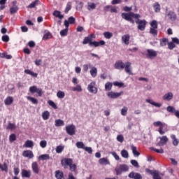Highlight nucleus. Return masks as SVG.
I'll use <instances>...</instances> for the list:
<instances>
[{"instance_id": "49530a36", "label": "nucleus", "mask_w": 179, "mask_h": 179, "mask_svg": "<svg viewBox=\"0 0 179 179\" xmlns=\"http://www.w3.org/2000/svg\"><path fill=\"white\" fill-rule=\"evenodd\" d=\"M145 171L147 173H148L149 174H150L151 176H152V177H155V174H158L159 173V171H152V170L148 169H145Z\"/></svg>"}, {"instance_id": "393cba45", "label": "nucleus", "mask_w": 179, "mask_h": 179, "mask_svg": "<svg viewBox=\"0 0 179 179\" xmlns=\"http://www.w3.org/2000/svg\"><path fill=\"white\" fill-rule=\"evenodd\" d=\"M13 103V97L12 96H8L5 100H4V103L6 106H10Z\"/></svg>"}, {"instance_id": "2eb2a0df", "label": "nucleus", "mask_w": 179, "mask_h": 179, "mask_svg": "<svg viewBox=\"0 0 179 179\" xmlns=\"http://www.w3.org/2000/svg\"><path fill=\"white\" fill-rule=\"evenodd\" d=\"M146 57L147 58H153L154 57H157V52L153 50V49H148Z\"/></svg>"}, {"instance_id": "dca6fc26", "label": "nucleus", "mask_w": 179, "mask_h": 179, "mask_svg": "<svg viewBox=\"0 0 179 179\" xmlns=\"http://www.w3.org/2000/svg\"><path fill=\"white\" fill-rule=\"evenodd\" d=\"M22 156L24 157H28V159H33L34 157V154L31 150H24L22 152Z\"/></svg>"}, {"instance_id": "c03bdc74", "label": "nucleus", "mask_w": 179, "mask_h": 179, "mask_svg": "<svg viewBox=\"0 0 179 179\" xmlns=\"http://www.w3.org/2000/svg\"><path fill=\"white\" fill-rule=\"evenodd\" d=\"M120 169L121 171H128L129 170V168L126 164L120 165Z\"/></svg>"}, {"instance_id": "f03ea898", "label": "nucleus", "mask_w": 179, "mask_h": 179, "mask_svg": "<svg viewBox=\"0 0 179 179\" xmlns=\"http://www.w3.org/2000/svg\"><path fill=\"white\" fill-rule=\"evenodd\" d=\"M61 164L64 169H68L69 167V170L71 173L76 171V164H73V159L71 158H64L62 159Z\"/></svg>"}, {"instance_id": "aec40b11", "label": "nucleus", "mask_w": 179, "mask_h": 179, "mask_svg": "<svg viewBox=\"0 0 179 179\" xmlns=\"http://www.w3.org/2000/svg\"><path fill=\"white\" fill-rule=\"evenodd\" d=\"M173 92H168L163 96V100H166V101H170V100H173Z\"/></svg>"}, {"instance_id": "69168bd1", "label": "nucleus", "mask_w": 179, "mask_h": 179, "mask_svg": "<svg viewBox=\"0 0 179 179\" xmlns=\"http://www.w3.org/2000/svg\"><path fill=\"white\" fill-rule=\"evenodd\" d=\"M117 142H120V143H122V142H124V136H122L121 134L117 135Z\"/></svg>"}, {"instance_id": "a19ab883", "label": "nucleus", "mask_w": 179, "mask_h": 179, "mask_svg": "<svg viewBox=\"0 0 179 179\" xmlns=\"http://www.w3.org/2000/svg\"><path fill=\"white\" fill-rule=\"evenodd\" d=\"M103 36H104L105 38L110 40V38H111V37H113V33H111L110 31H106L103 33Z\"/></svg>"}, {"instance_id": "7c9ffc66", "label": "nucleus", "mask_w": 179, "mask_h": 179, "mask_svg": "<svg viewBox=\"0 0 179 179\" xmlns=\"http://www.w3.org/2000/svg\"><path fill=\"white\" fill-rule=\"evenodd\" d=\"M111 89H113V83L110 82H107L105 84V90H106V92H110Z\"/></svg>"}, {"instance_id": "ea45409f", "label": "nucleus", "mask_w": 179, "mask_h": 179, "mask_svg": "<svg viewBox=\"0 0 179 179\" xmlns=\"http://www.w3.org/2000/svg\"><path fill=\"white\" fill-rule=\"evenodd\" d=\"M0 169L1 171H5V173H8V164L4 162L2 165H0Z\"/></svg>"}, {"instance_id": "9b49d317", "label": "nucleus", "mask_w": 179, "mask_h": 179, "mask_svg": "<svg viewBox=\"0 0 179 179\" xmlns=\"http://www.w3.org/2000/svg\"><path fill=\"white\" fill-rule=\"evenodd\" d=\"M31 169H32V171H33V173H34V174H39L40 167L38 166V164L37 163V162H32Z\"/></svg>"}, {"instance_id": "0eeeda50", "label": "nucleus", "mask_w": 179, "mask_h": 179, "mask_svg": "<svg viewBox=\"0 0 179 179\" xmlns=\"http://www.w3.org/2000/svg\"><path fill=\"white\" fill-rule=\"evenodd\" d=\"M154 127H159L158 129V132H159L160 135H164L166 131H163L164 127H166V124L162 123L160 121L155 122L153 123Z\"/></svg>"}, {"instance_id": "4468645a", "label": "nucleus", "mask_w": 179, "mask_h": 179, "mask_svg": "<svg viewBox=\"0 0 179 179\" xmlns=\"http://www.w3.org/2000/svg\"><path fill=\"white\" fill-rule=\"evenodd\" d=\"M131 17H134V19H139V17H141V15L135 14L134 12H129L127 14V18H126V20L127 22H129L131 20Z\"/></svg>"}, {"instance_id": "20e7f679", "label": "nucleus", "mask_w": 179, "mask_h": 179, "mask_svg": "<svg viewBox=\"0 0 179 179\" xmlns=\"http://www.w3.org/2000/svg\"><path fill=\"white\" fill-rule=\"evenodd\" d=\"M165 19L171 22H176L177 20V13L174 10H169V8L166 7L165 10Z\"/></svg>"}, {"instance_id": "79ce46f5", "label": "nucleus", "mask_w": 179, "mask_h": 179, "mask_svg": "<svg viewBox=\"0 0 179 179\" xmlns=\"http://www.w3.org/2000/svg\"><path fill=\"white\" fill-rule=\"evenodd\" d=\"M6 1L8 0H0V10H3V9L6 8V6H5V4L6 3Z\"/></svg>"}, {"instance_id": "1a4fd4ad", "label": "nucleus", "mask_w": 179, "mask_h": 179, "mask_svg": "<svg viewBox=\"0 0 179 179\" xmlns=\"http://www.w3.org/2000/svg\"><path fill=\"white\" fill-rule=\"evenodd\" d=\"M75 129H76V128L73 124L66 127V132L68 134V135H70L71 136L75 135Z\"/></svg>"}, {"instance_id": "37998d69", "label": "nucleus", "mask_w": 179, "mask_h": 179, "mask_svg": "<svg viewBox=\"0 0 179 179\" xmlns=\"http://www.w3.org/2000/svg\"><path fill=\"white\" fill-rule=\"evenodd\" d=\"M42 117L45 120H48V118H50V112H48L47 110L43 112L42 114Z\"/></svg>"}, {"instance_id": "2f4dec72", "label": "nucleus", "mask_w": 179, "mask_h": 179, "mask_svg": "<svg viewBox=\"0 0 179 179\" xmlns=\"http://www.w3.org/2000/svg\"><path fill=\"white\" fill-rule=\"evenodd\" d=\"M24 146L25 148H33V146H34V143L33 141H30V140H27L25 142Z\"/></svg>"}, {"instance_id": "5fc2aeb1", "label": "nucleus", "mask_w": 179, "mask_h": 179, "mask_svg": "<svg viewBox=\"0 0 179 179\" xmlns=\"http://www.w3.org/2000/svg\"><path fill=\"white\" fill-rule=\"evenodd\" d=\"M150 34H152V36H157V29L156 28H150Z\"/></svg>"}, {"instance_id": "423d86ee", "label": "nucleus", "mask_w": 179, "mask_h": 179, "mask_svg": "<svg viewBox=\"0 0 179 179\" xmlns=\"http://www.w3.org/2000/svg\"><path fill=\"white\" fill-rule=\"evenodd\" d=\"M137 19L138 20L136 21V24H138L137 27L138 30L143 31V30L146 29V24H148V22H146L145 20H139V18Z\"/></svg>"}, {"instance_id": "4c0bfd02", "label": "nucleus", "mask_w": 179, "mask_h": 179, "mask_svg": "<svg viewBox=\"0 0 179 179\" xmlns=\"http://www.w3.org/2000/svg\"><path fill=\"white\" fill-rule=\"evenodd\" d=\"M166 110L168 113H171L172 114H176V112L177 110H176V108L174 106H169L166 108Z\"/></svg>"}, {"instance_id": "c756f323", "label": "nucleus", "mask_w": 179, "mask_h": 179, "mask_svg": "<svg viewBox=\"0 0 179 179\" xmlns=\"http://www.w3.org/2000/svg\"><path fill=\"white\" fill-rule=\"evenodd\" d=\"M55 127H64V125H65V123L64 122V120H61V119H58L55 120Z\"/></svg>"}, {"instance_id": "0e129e2a", "label": "nucleus", "mask_w": 179, "mask_h": 179, "mask_svg": "<svg viewBox=\"0 0 179 179\" xmlns=\"http://www.w3.org/2000/svg\"><path fill=\"white\" fill-rule=\"evenodd\" d=\"M73 92H82V87L78 85L76 87L73 88Z\"/></svg>"}, {"instance_id": "c85d7f7f", "label": "nucleus", "mask_w": 179, "mask_h": 179, "mask_svg": "<svg viewBox=\"0 0 179 179\" xmlns=\"http://www.w3.org/2000/svg\"><path fill=\"white\" fill-rule=\"evenodd\" d=\"M129 38L130 36L128 34H125L122 37V41L124 43V44H127V45L129 44Z\"/></svg>"}, {"instance_id": "3c124183", "label": "nucleus", "mask_w": 179, "mask_h": 179, "mask_svg": "<svg viewBox=\"0 0 179 179\" xmlns=\"http://www.w3.org/2000/svg\"><path fill=\"white\" fill-rule=\"evenodd\" d=\"M48 104H49V106H50V107H52V108H54L55 110H57V108H58V106H57V104H55V102L51 100H49L48 101Z\"/></svg>"}, {"instance_id": "338daca9", "label": "nucleus", "mask_w": 179, "mask_h": 179, "mask_svg": "<svg viewBox=\"0 0 179 179\" xmlns=\"http://www.w3.org/2000/svg\"><path fill=\"white\" fill-rule=\"evenodd\" d=\"M15 176H19V173H20V169L19 167L15 166L13 169Z\"/></svg>"}, {"instance_id": "052dcab7", "label": "nucleus", "mask_w": 179, "mask_h": 179, "mask_svg": "<svg viewBox=\"0 0 179 179\" xmlns=\"http://www.w3.org/2000/svg\"><path fill=\"white\" fill-rule=\"evenodd\" d=\"M168 48L169 50H174V48H176V44H174L173 42L168 43Z\"/></svg>"}, {"instance_id": "774afa93", "label": "nucleus", "mask_w": 179, "mask_h": 179, "mask_svg": "<svg viewBox=\"0 0 179 179\" xmlns=\"http://www.w3.org/2000/svg\"><path fill=\"white\" fill-rule=\"evenodd\" d=\"M15 128H16V125L13 123H9L7 127V129H15Z\"/></svg>"}, {"instance_id": "f3484780", "label": "nucleus", "mask_w": 179, "mask_h": 179, "mask_svg": "<svg viewBox=\"0 0 179 179\" xmlns=\"http://www.w3.org/2000/svg\"><path fill=\"white\" fill-rule=\"evenodd\" d=\"M21 176L22 178H30L31 177V172L30 170L27 171L26 169H22L21 172Z\"/></svg>"}, {"instance_id": "864d4df0", "label": "nucleus", "mask_w": 179, "mask_h": 179, "mask_svg": "<svg viewBox=\"0 0 179 179\" xmlns=\"http://www.w3.org/2000/svg\"><path fill=\"white\" fill-rule=\"evenodd\" d=\"M153 6H154L155 12H156L157 13L160 12L161 8H160V4H159V3H156Z\"/></svg>"}, {"instance_id": "6e6d98bb", "label": "nucleus", "mask_w": 179, "mask_h": 179, "mask_svg": "<svg viewBox=\"0 0 179 179\" xmlns=\"http://www.w3.org/2000/svg\"><path fill=\"white\" fill-rule=\"evenodd\" d=\"M60 36H62V37H65V36H68V28L66 27V29H63L60 31Z\"/></svg>"}, {"instance_id": "e2e57ef3", "label": "nucleus", "mask_w": 179, "mask_h": 179, "mask_svg": "<svg viewBox=\"0 0 179 179\" xmlns=\"http://www.w3.org/2000/svg\"><path fill=\"white\" fill-rule=\"evenodd\" d=\"M40 146L41 148H42L43 149H44V148L47 147V141L45 140H43L40 142Z\"/></svg>"}, {"instance_id": "680f3d73", "label": "nucleus", "mask_w": 179, "mask_h": 179, "mask_svg": "<svg viewBox=\"0 0 179 179\" xmlns=\"http://www.w3.org/2000/svg\"><path fill=\"white\" fill-rule=\"evenodd\" d=\"M64 150V146L59 145L56 148V152L57 153H62V151Z\"/></svg>"}, {"instance_id": "6ab92c4d", "label": "nucleus", "mask_w": 179, "mask_h": 179, "mask_svg": "<svg viewBox=\"0 0 179 179\" xmlns=\"http://www.w3.org/2000/svg\"><path fill=\"white\" fill-rule=\"evenodd\" d=\"M129 178H134V179H142V176L140 173H135V172H131L129 174Z\"/></svg>"}, {"instance_id": "f257e3e1", "label": "nucleus", "mask_w": 179, "mask_h": 179, "mask_svg": "<svg viewBox=\"0 0 179 179\" xmlns=\"http://www.w3.org/2000/svg\"><path fill=\"white\" fill-rule=\"evenodd\" d=\"M115 69H119L122 71L124 69V72L128 73V75H134L132 73V63L130 62H126L125 63L122 62V60H117L114 65Z\"/></svg>"}, {"instance_id": "cd10ccee", "label": "nucleus", "mask_w": 179, "mask_h": 179, "mask_svg": "<svg viewBox=\"0 0 179 179\" xmlns=\"http://www.w3.org/2000/svg\"><path fill=\"white\" fill-rule=\"evenodd\" d=\"M146 103H149L150 104H152V106H155V107H161L162 103H156L153 101L152 99H146L145 100Z\"/></svg>"}, {"instance_id": "09e8293b", "label": "nucleus", "mask_w": 179, "mask_h": 179, "mask_svg": "<svg viewBox=\"0 0 179 179\" xmlns=\"http://www.w3.org/2000/svg\"><path fill=\"white\" fill-rule=\"evenodd\" d=\"M150 26H151L150 29H157V27H158L157 21L152 20L150 22Z\"/></svg>"}, {"instance_id": "b1692460", "label": "nucleus", "mask_w": 179, "mask_h": 179, "mask_svg": "<svg viewBox=\"0 0 179 179\" xmlns=\"http://www.w3.org/2000/svg\"><path fill=\"white\" fill-rule=\"evenodd\" d=\"M171 138L172 139V143H173V146H178L179 141L177 138V137L176 136V135L175 134L171 135Z\"/></svg>"}, {"instance_id": "412c9836", "label": "nucleus", "mask_w": 179, "mask_h": 179, "mask_svg": "<svg viewBox=\"0 0 179 179\" xmlns=\"http://www.w3.org/2000/svg\"><path fill=\"white\" fill-rule=\"evenodd\" d=\"M131 148L132 150V153L135 157H138V156H141V152L138 151V148L134 145H131Z\"/></svg>"}, {"instance_id": "de8ad7c7", "label": "nucleus", "mask_w": 179, "mask_h": 179, "mask_svg": "<svg viewBox=\"0 0 179 179\" xmlns=\"http://www.w3.org/2000/svg\"><path fill=\"white\" fill-rule=\"evenodd\" d=\"M72 9V3L71 2L67 3L66 8H65V13H68Z\"/></svg>"}, {"instance_id": "bb28decb", "label": "nucleus", "mask_w": 179, "mask_h": 179, "mask_svg": "<svg viewBox=\"0 0 179 179\" xmlns=\"http://www.w3.org/2000/svg\"><path fill=\"white\" fill-rule=\"evenodd\" d=\"M24 73H26L27 75H31V76H33V78H37L38 76V74L36 73L33 72L30 69H25Z\"/></svg>"}, {"instance_id": "e433bc0d", "label": "nucleus", "mask_w": 179, "mask_h": 179, "mask_svg": "<svg viewBox=\"0 0 179 179\" xmlns=\"http://www.w3.org/2000/svg\"><path fill=\"white\" fill-rule=\"evenodd\" d=\"M1 58H6V59H12V55H7L6 52L0 53Z\"/></svg>"}, {"instance_id": "13d9d810", "label": "nucleus", "mask_w": 179, "mask_h": 179, "mask_svg": "<svg viewBox=\"0 0 179 179\" xmlns=\"http://www.w3.org/2000/svg\"><path fill=\"white\" fill-rule=\"evenodd\" d=\"M127 113H128V108L127 106H124L123 108L121 110V115H127Z\"/></svg>"}, {"instance_id": "8fccbe9b", "label": "nucleus", "mask_w": 179, "mask_h": 179, "mask_svg": "<svg viewBox=\"0 0 179 179\" xmlns=\"http://www.w3.org/2000/svg\"><path fill=\"white\" fill-rule=\"evenodd\" d=\"M76 147L78 149H85V144L82 141H78L76 143Z\"/></svg>"}, {"instance_id": "a211bd4d", "label": "nucleus", "mask_w": 179, "mask_h": 179, "mask_svg": "<svg viewBox=\"0 0 179 179\" xmlns=\"http://www.w3.org/2000/svg\"><path fill=\"white\" fill-rule=\"evenodd\" d=\"M17 10H19V8L16 6V1H13V7L10 8V13L15 15Z\"/></svg>"}, {"instance_id": "39448f33", "label": "nucleus", "mask_w": 179, "mask_h": 179, "mask_svg": "<svg viewBox=\"0 0 179 179\" xmlns=\"http://www.w3.org/2000/svg\"><path fill=\"white\" fill-rule=\"evenodd\" d=\"M87 90L90 93H92L93 94H97L99 89L96 87V82L93 81L90 83L87 86Z\"/></svg>"}, {"instance_id": "a878e982", "label": "nucleus", "mask_w": 179, "mask_h": 179, "mask_svg": "<svg viewBox=\"0 0 179 179\" xmlns=\"http://www.w3.org/2000/svg\"><path fill=\"white\" fill-rule=\"evenodd\" d=\"M38 3H40V0H35L34 1L31 2L27 6V8H29V9H33V8H36V6H37V5H38Z\"/></svg>"}, {"instance_id": "7ed1b4c3", "label": "nucleus", "mask_w": 179, "mask_h": 179, "mask_svg": "<svg viewBox=\"0 0 179 179\" xmlns=\"http://www.w3.org/2000/svg\"><path fill=\"white\" fill-rule=\"evenodd\" d=\"M83 45L89 44L90 47H100V45H104L106 42L104 41H92L89 36L85 37L83 41Z\"/></svg>"}, {"instance_id": "f8f14e48", "label": "nucleus", "mask_w": 179, "mask_h": 179, "mask_svg": "<svg viewBox=\"0 0 179 179\" xmlns=\"http://www.w3.org/2000/svg\"><path fill=\"white\" fill-rule=\"evenodd\" d=\"M159 139L160 142L157 144V146H164V145H166L167 142H169V138H167V136H163L162 137H160Z\"/></svg>"}, {"instance_id": "ddd939ff", "label": "nucleus", "mask_w": 179, "mask_h": 179, "mask_svg": "<svg viewBox=\"0 0 179 179\" xmlns=\"http://www.w3.org/2000/svg\"><path fill=\"white\" fill-rule=\"evenodd\" d=\"M76 19L73 17H69L68 20H64V26L65 27H69V24H75Z\"/></svg>"}, {"instance_id": "9d476101", "label": "nucleus", "mask_w": 179, "mask_h": 179, "mask_svg": "<svg viewBox=\"0 0 179 179\" xmlns=\"http://www.w3.org/2000/svg\"><path fill=\"white\" fill-rule=\"evenodd\" d=\"M122 94H124V92H114L111 91L107 94V96L110 97V99H118Z\"/></svg>"}, {"instance_id": "603ef678", "label": "nucleus", "mask_w": 179, "mask_h": 179, "mask_svg": "<svg viewBox=\"0 0 179 179\" xmlns=\"http://www.w3.org/2000/svg\"><path fill=\"white\" fill-rule=\"evenodd\" d=\"M57 96L58 97V99H64V97H65V92L62 91H59L57 93Z\"/></svg>"}, {"instance_id": "58836bf2", "label": "nucleus", "mask_w": 179, "mask_h": 179, "mask_svg": "<svg viewBox=\"0 0 179 179\" xmlns=\"http://www.w3.org/2000/svg\"><path fill=\"white\" fill-rule=\"evenodd\" d=\"M27 99L32 103V104H38V101L34 97L27 96Z\"/></svg>"}, {"instance_id": "a18cd8bd", "label": "nucleus", "mask_w": 179, "mask_h": 179, "mask_svg": "<svg viewBox=\"0 0 179 179\" xmlns=\"http://www.w3.org/2000/svg\"><path fill=\"white\" fill-rule=\"evenodd\" d=\"M121 155L122 157H124V159H128L129 155L128 154V151L127 150H122L121 151Z\"/></svg>"}, {"instance_id": "bf43d9fd", "label": "nucleus", "mask_w": 179, "mask_h": 179, "mask_svg": "<svg viewBox=\"0 0 179 179\" xmlns=\"http://www.w3.org/2000/svg\"><path fill=\"white\" fill-rule=\"evenodd\" d=\"M1 40L2 41H3L4 43H8L9 42V36L8 35H3L2 37H1Z\"/></svg>"}, {"instance_id": "c9c22d12", "label": "nucleus", "mask_w": 179, "mask_h": 179, "mask_svg": "<svg viewBox=\"0 0 179 179\" xmlns=\"http://www.w3.org/2000/svg\"><path fill=\"white\" fill-rule=\"evenodd\" d=\"M38 160H50V155L44 154L38 157Z\"/></svg>"}, {"instance_id": "4be33fe9", "label": "nucleus", "mask_w": 179, "mask_h": 179, "mask_svg": "<svg viewBox=\"0 0 179 179\" xmlns=\"http://www.w3.org/2000/svg\"><path fill=\"white\" fill-rule=\"evenodd\" d=\"M55 176L57 179L64 178V172L61 170H57L55 172Z\"/></svg>"}, {"instance_id": "f704fd0d", "label": "nucleus", "mask_w": 179, "mask_h": 179, "mask_svg": "<svg viewBox=\"0 0 179 179\" xmlns=\"http://www.w3.org/2000/svg\"><path fill=\"white\" fill-rule=\"evenodd\" d=\"M53 16H55V17H59L60 20L64 19V15H61V11L55 10L53 12Z\"/></svg>"}, {"instance_id": "4d7b16f0", "label": "nucleus", "mask_w": 179, "mask_h": 179, "mask_svg": "<svg viewBox=\"0 0 179 179\" xmlns=\"http://www.w3.org/2000/svg\"><path fill=\"white\" fill-rule=\"evenodd\" d=\"M9 141L10 143L15 142L16 141V135L15 134H12L9 136Z\"/></svg>"}, {"instance_id": "5701e85b", "label": "nucleus", "mask_w": 179, "mask_h": 179, "mask_svg": "<svg viewBox=\"0 0 179 179\" xmlns=\"http://www.w3.org/2000/svg\"><path fill=\"white\" fill-rule=\"evenodd\" d=\"M99 164L103 165V166H107L110 164V161L107 158H101L99 160Z\"/></svg>"}, {"instance_id": "72a5a7b5", "label": "nucleus", "mask_w": 179, "mask_h": 179, "mask_svg": "<svg viewBox=\"0 0 179 179\" xmlns=\"http://www.w3.org/2000/svg\"><path fill=\"white\" fill-rule=\"evenodd\" d=\"M169 43V39L166 38H163L162 39H160V46L161 47H166L167 45V43Z\"/></svg>"}, {"instance_id": "473e14b6", "label": "nucleus", "mask_w": 179, "mask_h": 179, "mask_svg": "<svg viewBox=\"0 0 179 179\" xmlns=\"http://www.w3.org/2000/svg\"><path fill=\"white\" fill-rule=\"evenodd\" d=\"M90 75L92 78H96L97 76V69L96 67H92L90 70Z\"/></svg>"}, {"instance_id": "6e6552de", "label": "nucleus", "mask_w": 179, "mask_h": 179, "mask_svg": "<svg viewBox=\"0 0 179 179\" xmlns=\"http://www.w3.org/2000/svg\"><path fill=\"white\" fill-rule=\"evenodd\" d=\"M30 93L34 94V93H38L39 97L43 96V90L41 88H37V86L34 85L29 87Z\"/></svg>"}]
</instances>
